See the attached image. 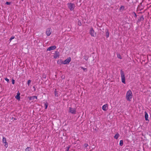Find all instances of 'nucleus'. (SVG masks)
Wrapping results in <instances>:
<instances>
[{"instance_id":"f257e3e1","label":"nucleus","mask_w":151,"mask_h":151,"mask_svg":"<svg viewBox=\"0 0 151 151\" xmlns=\"http://www.w3.org/2000/svg\"><path fill=\"white\" fill-rule=\"evenodd\" d=\"M133 97L132 92L131 90H129L126 93V97L127 101H131Z\"/></svg>"},{"instance_id":"f03ea898","label":"nucleus","mask_w":151,"mask_h":151,"mask_svg":"<svg viewBox=\"0 0 151 151\" xmlns=\"http://www.w3.org/2000/svg\"><path fill=\"white\" fill-rule=\"evenodd\" d=\"M122 82L124 84H125V77L124 72L122 70H120Z\"/></svg>"},{"instance_id":"7ed1b4c3","label":"nucleus","mask_w":151,"mask_h":151,"mask_svg":"<svg viewBox=\"0 0 151 151\" xmlns=\"http://www.w3.org/2000/svg\"><path fill=\"white\" fill-rule=\"evenodd\" d=\"M67 5L68 8L70 9V11L73 10L75 7V5L74 4L71 3H68Z\"/></svg>"},{"instance_id":"20e7f679","label":"nucleus","mask_w":151,"mask_h":151,"mask_svg":"<svg viewBox=\"0 0 151 151\" xmlns=\"http://www.w3.org/2000/svg\"><path fill=\"white\" fill-rule=\"evenodd\" d=\"M69 112L72 114H76V109L69 107Z\"/></svg>"},{"instance_id":"39448f33","label":"nucleus","mask_w":151,"mask_h":151,"mask_svg":"<svg viewBox=\"0 0 151 151\" xmlns=\"http://www.w3.org/2000/svg\"><path fill=\"white\" fill-rule=\"evenodd\" d=\"M90 34L92 36L95 37L96 35V33L95 32L93 28L90 29Z\"/></svg>"},{"instance_id":"423d86ee","label":"nucleus","mask_w":151,"mask_h":151,"mask_svg":"<svg viewBox=\"0 0 151 151\" xmlns=\"http://www.w3.org/2000/svg\"><path fill=\"white\" fill-rule=\"evenodd\" d=\"M71 60V58L70 57L68 58L66 60L64 61L63 64H66L69 63Z\"/></svg>"},{"instance_id":"0eeeda50","label":"nucleus","mask_w":151,"mask_h":151,"mask_svg":"<svg viewBox=\"0 0 151 151\" xmlns=\"http://www.w3.org/2000/svg\"><path fill=\"white\" fill-rule=\"evenodd\" d=\"M2 142L3 143L5 144L4 145L5 147L6 148L7 147H8V145L6 142V139L4 137H3Z\"/></svg>"},{"instance_id":"6e6552de","label":"nucleus","mask_w":151,"mask_h":151,"mask_svg":"<svg viewBox=\"0 0 151 151\" xmlns=\"http://www.w3.org/2000/svg\"><path fill=\"white\" fill-rule=\"evenodd\" d=\"M35 99H37V97L36 96H34L30 97L29 98V100L31 101L32 102H35L36 101L35 100Z\"/></svg>"},{"instance_id":"1a4fd4ad","label":"nucleus","mask_w":151,"mask_h":151,"mask_svg":"<svg viewBox=\"0 0 151 151\" xmlns=\"http://www.w3.org/2000/svg\"><path fill=\"white\" fill-rule=\"evenodd\" d=\"M56 46L54 45L49 47L47 50V51H50L55 49L56 48Z\"/></svg>"},{"instance_id":"9d476101","label":"nucleus","mask_w":151,"mask_h":151,"mask_svg":"<svg viewBox=\"0 0 151 151\" xmlns=\"http://www.w3.org/2000/svg\"><path fill=\"white\" fill-rule=\"evenodd\" d=\"M51 33V29H47L46 34L47 36H49L50 35Z\"/></svg>"},{"instance_id":"9b49d317","label":"nucleus","mask_w":151,"mask_h":151,"mask_svg":"<svg viewBox=\"0 0 151 151\" xmlns=\"http://www.w3.org/2000/svg\"><path fill=\"white\" fill-rule=\"evenodd\" d=\"M108 107V105L106 104L104 105L102 107V109L104 111H106L107 110Z\"/></svg>"},{"instance_id":"f8f14e48","label":"nucleus","mask_w":151,"mask_h":151,"mask_svg":"<svg viewBox=\"0 0 151 151\" xmlns=\"http://www.w3.org/2000/svg\"><path fill=\"white\" fill-rule=\"evenodd\" d=\"M20 93L18 92L17 93V96L15 97V98L19 100L20 99Z\"/></svg>"},{"instance_id":"ddd939ff","label":"nucleus","mask_w":151,"mask_h":151,"mask_svg":"<svg viewBox=\"0 0 151 151\" xmlns=\"http://www.w3.org/2000/svg\"><path fill=\"white\" fill-rule=\"evenodd\" d=\"M59 56V52L58 51H55V53L54 55V58L55 59L57 58Z\"/></svg>"},{"instance_id":"4468645a","label":"nucleus","mask_w":151,"mask_h":151,"mask_svg":"<svg viewBox=\"0 0 151 151\" xmlns=\"http://www.w3.org/2000/svg\"><path fill=\"white\" fill-rule=\"evenodd\" d=\"M88 146V144H87V143H85L84 144V145H83V148L84 150H85L86 149V150L87 151H89V150H87V148L86 149V148H87V147Z\"/></svg>"},{"instance_id":"2eb2a0df","label":"nucleus","mask_w":151,"mask_h":151,"mask_svg":"<svg viewBox=\"0 0 151 151\" xmlns=\"http://www.w3.org/2000/svg\"><path fill=\"white\" fill-rule=\"evenodd\" d=\"M145 120H148V114L147 113L146 111H145Z\"/></svg>"},{"instance_id":"dca6fc26","label":"nucleus","mask_w":151,"mask_h":151,"mask_svg":"<svg viewBox=\"0 0 151 151\" xmlns=\"http://www.w3.org/2000/svg\"><path fill=\"white\" fill-rule=\"evenodd\" d=\"M63 61L61 60H59L57 61V63L59 65L63 64Z\"/></svg>"},{"instance_id":"f3484780","label":"nucleus","mask_w":151,"mask_h":151,"mask_svg":"<svg viewBox=\"0 0 151 151\" xmlns=\"http://www.w3.org/2000/svg\"><path fill=\"white\" fill-rule=\"evenodd\" d=\"M119 136V134L118 133H117L114 136V138L115 139H117Z\"/></svg>"},{"instance_id":"a211bd4d","label":"nucleus","mask_w":151,"mask_h":151,"mask_svg":"<svg viewBox=\"0 0 151 151\" xmlns=\"http://www.w3.org/2000/svg\"><path fill=\"white\" fill-rule=\"evenodd\" d=\"M124 7L123 6H121L119 9V10L120 11H123L124 10Z\"/></svg>"},{"instance_id":"6ab92c4d","label":"nucleus","mask_w":151,"mask_h":151,"mask_svg":"<svg viewBox=\"0 0 151 151\" xmlns=\"http://www.w3.org/2000/svg\"><path fill=\"white\" fill-rule=\"evenodd\" d=\"M144 20V18L143 16H141L139 19V21H143Z\"/></svg>"},{"instance_id":"aec40b11","label":"nucleus","mask_w":151,"mask_h":151,"mask_svg":"<svg viewBox=\"0 0 151 151\" xmlns=\"http://www.w3.org/2000/svg\"><path fill=\"white\" fill-rule=\"evenodd\" d=\"M48 105V104L47 103V102H46V103H45V104L44 107H45V109H47Z\"/></svg>"},{"instance_id":"412c9836","label":"nucleus","mask_w":151,"mask_h":151,"mask_svg":"<svg viewBox=\"0 0 151 151\" xmlns=\"http://www.w3.org/2000/svg\"><path fill=\"white\" fill-rule=\"evenodd\" d=\"M117 57L118 58H119L120 59H122V57L120 54H117Z\"/></svg>"},{"instance_id":"4be33fe9","label":"nucleus","mask_w":151,"mask_h":151,"mask_svg":"<svg viewBox=\"0 0 151 151\" xmlns=\"http://www.w3.org/2000/svg\"><path fill=\"white\" fill-rule=\"evenodd\" d=\"M123 145V141L122 140H121L120 141L119 145L120 146H122Z\"/></svg>"},{"instance_id":"5701e85b","label":"nucleus","mask_w":151,"mask_h":151,"mask_svg":"<svg viewBox=\"0 0 151 151\" xmlns=\"http://www.w3.org/2000/svg\"><path fill=\"white\" fill-rule=\"evenodd\" d=\"M55 96L57 97H58V93L56 91V89H55Z\"/></svg>"},{"instance_id":"b1692460","label":"nucleus","mask_w":151,"mask_h":151,"mask_svg":"<svg viewBox=\"0 0 151 151\" xmlns=\"http://www.w3.org/2000/svg\"><path fill=\"white\" fill-rule=\"evenodd\" d=\"M30 148L29 147H27L25 150V151H30Z\"/></svg>"},{"instance_id":"393cba45","label":"nucleus","mask_w":151,"mask_h":151,"mask_svg":"<svg viewBox=\"0 0 151 151\" xmlns=\"http://www.w3.org/2000/svg\"><path fill=\"white\" fill-rule=\"evenodd\" d=\"M70 146H69L68 147H66V151H69V148H70Z\"/></svg>"},{"instance_id":"a878e982","label":"nucleus","mask_w":151,"mask_h":151,"mask_svg":"<svg viewBox=\"0 0 151 151\" xmlns=\"http://www.w3.org/2000/svg\"><path fill=\"white\" fill-rule=\"evenodd\" d=\"M31 80H29L27 81V84L28 86H29L30 85L31 82Z\"/></svg>"},{"instance_id":"bb28decb","label":"nucleus","mask_w":151,"mask_h":151,"mask_svg":"<svg viewBox=\"0 0 151 151\" xmlns=\"http://www.w3.org/2000/svg\"><path fill=\"white\" fill-rule=\"evenodd\" d=\"M78 25L79 26H81V25L82 24H81V21L80 20L78 21Z\"/></svg>"},{"instance_id":"cd10ccee","label":"nucleus","mask_w":151,"mask_h":151,"mask_svg":"<svg viewBox=\"0 0 151 151\" xmlns=\"http://www.w3.org/2000/svg\"><path fill=\"white\" fill-rule=\"evenodd\" d=\"M14 37H15L14 36H12V37L10 38L9 39V40L10 41H11L12 39H14Z\"/></svg>"},{"instance_id":"c85d7f7f","label":"nucleus","mask_w":151,"mask_h":151,"mask_svg":"<svg viewBox=\"0 0 151 151\" xmlns=\"http://www.w3.org/2000/svg\"><path fill=\"white\" fill-rule=\"evenodd\" d=\"M109 32H106V37L108 38L109 37Z\"/></svg>"},{"instance_id":"c756f323","label":"nucleus","mask_w":151,"mask_h":151,"mask_svg":"<svg viewBox=\"0 0 151 151\" xmlns=\"http://www.w3.org/2000/svg\"><path fill=\"white\" fill-rule=\"evenodd\" d=\"M5 80L7 82H9V80L7 78H5Z\"/></svg>"},{"instance_id":"7c9ffc66","label":"nucleus","mask_w":151,"mask_h":151,"mask_svg":"<svg viewBox=\"0 0 151 151\" xmlns=\"http://www.w3.org/2000/svg\"><path fill=\"white\" fill-rule=\"evenodd\" d=\"M14 81H15L14 80V79H12V84H14Z\"/></svg>"},{"instance_id":"2f4dec72","label":"nucleus","mask_w":151,"mask_h":151,"mask_svg":"<svg viewBox=\"0 0 151 151\" xmlns=\"http://www.w3.org/2000/svg\"><path fill=\"white\" fill-rule=\"evenodd\" d=\"M6 4L7 5H9L10 4V2H6Z\"/></svg>"},{"instance_id":"473e14b6","label":"nucleus","mask_w":151,"mask_h":151,"mask_svg":"<svg viewBox=\"0 0 151 151\" xmlns=\"http://www.w3.org/2000/svg\"><path fill=\"white\" fill-rule=\"evenodd\" d=\"M82 68V69H83V70L84 71H85V70L86 69V68H83V67H82V68Z\"/></svg>"}]
</instances>
